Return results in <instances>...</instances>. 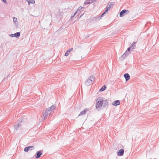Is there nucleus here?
I'll list each match as a JSON object with an SVG mask.
<instances>
[{
	"mask_svg": "<svg viewBox=\"0 0 159 159\" xmlns=\"http://www.w3.org/2000/svg\"><path fill=\"white\" fill-rule=\"evenodd\" d=\"M108 106L107 100L105 98L100 97L96 100V107L98 110H99L102 108H107Z\"/></svg>",
	"mask_w": 159,
	"mask_h": 159,
	"instance_id": "nucleus-1",
	"label": "nucleus"
},
{
	"mask_svg": "<svg viewBox=\"0 0 159 159\" xmlns=\"http://www.w3.org/2000/svg\"><path fill=\"white\" fill-rule=\"evenodd\" d=\"M55 108V107L54 105H52L50 107L47 108L46 111L43 112V120L46 118L48 116L50 115L52 111Z\"/></svg>",
	"mask_w": 159,
	"mask_h": 159,
	"instance_id": "nucleus-2",
	"label": "nucleus"
},
{
	"mask_svg": "<svg viewBox=\"0 0 159 159\" xmlns=\"http://www.w3.org/2000/svg\"><path fill=\"white\" fill-rule=\"evenodd\" d=\"M95 77L94 76H90L85 82V84L87 86H89L92 84L93 82L95 81Z\"/></svg>",
	"mask_w": 159,
	"mask_h": 159,
	"instance_id": "nucleus-3",
	"label": "nucleus"
},
{
	"mask_svg": "<svg viewBox=\"0 0 159 159\" xmlns=\"http://www.w3.org/2000/svg\"><path fill=\"white\" fill-rule=\"evenodd\" d=\"M129 13V11L128 10H123L120 13V17H123L126 14H128Z\"/></svg>",
	"mask_w": 159,
	"mask_h": 159,
	"instance_id": "nucleus-4",
	"label": "nucleus"
},
{
	"mask_svg": "<svg viewBox=\"0 0 159 159\" xmlns=\"http://www.w3.org/2000/svg\"><path fill=\"white\" fill-rule=\"evenodd\" d=\"M129 55V53L127 52H125L119 58L120 60H122L125 58L126 57Z\"/></svg>",
	"mask_w": 159,
	"mask_h": 159,
	"instance_id": "nucleus-5",
	"label": "nucleus"
},
{
	"mask_svg": "<svg viewBox=\"0 0 159 159\" xmlns=\"http://www.w3.org/2000/svg\"><path fill=\"white\" fill-rule=\"evenodd\" d=\"M21 121L20 122L17 124L14 125V130L17 131L21 127V125L20 123Z\"/></svg>",
	"mask_w": 159,
	"mask_h": 159,
	"instance_id": "nucleus-6",
	"label": "nucleus"
},
{
	"mask_svg": "<svg viewBox=\"0 0 159 159\" xmlns=\"http://www.w3.org/2000/svg\"><path fill=\"white\" fill-rule=\"evenodd\" d=\"M20 32H18L14 34H11L10 35V36L12 37H15L16 38H18L20 36Z\"/></svg>",
	"mask_w": 159,
	"mask_h": 159,
	"instance_id": "nucleus-7",
	"label": "nucleus"
},
{
	"mask_svg": "<svg viewBox=\"0 0 159 159\" xmlns=\"http://www.w3.org/2000/svg\"><path fill=\"white\" fill-rule=\"evenodd\" d=\"M42 154V151L40 150V151H38L36 153V155L35 156V158L37 159L39 158L40 157V156H41V155Z\"/></svg>",
	"mask_w": 159,
	"mask_h": 159,
	"instance_id": "nucleus-8",
	"label": "nucleus"
},
{
	"mask_svg": "<svg viewBox=\"0 0 159 159\" xmlns=\"http://www.w3.org/2000/svg\"><path fill=\"white\" fill-rule=\"evenodd\" d=\"M13 21L15 23V25L17 27H18V23L17 21V18L15 17H13Z\"/></svg>",
	"mask_w": 159,
	"mask_h": 159,
	"instance_id": "nucleus-9",
	"label": "nucleus"
},
{
	"mask_svg": "<svg viewBox=\"0 0 159 159\" xmlns=\"http://www.w3.org/2000/svg\"><path fill=\"white\" fill-rule=\"evenodd\" d=\"M124 153V150L123 149H121L118 152L117 155L119 156H122L123 155Z\"/></svg>",
	"mask_w": 159,
	"mask_h": 159,
	"instance_id": "nucleus-10",
	"label": "nucleus"
},
{
	"mask_svg": "<svg viewBox=\"0 0 159 159\" xmlns=\"http://www.w3.org/2000/svg\"><path fill=\"white\" fill-rule=\"evenodd\" d=\"M124 76L125 78L126 81H128L130 79V77L128 73L125 74L124 75Z\"/></svg>",
	"mask_w": 159,
	"mask_h": 159,
	"instance_id": "nucleus-11",
	"label": "nucleus"
},
{
	"mask_svg": "<svg viewBox=\"0 0 159 159\" xmlns=\"http://www.w3.org/2000/svg\"><path fill=\"white\" fill-rule=\"evenodd\" d=\"M88 110L87 109H84L83 111H81L80 112V113L79 114L78 116H79L81 115H85Z\"/></svg>",
	"mask_w": 159,
	"mask_h": 159,
	"instance_id": "nucleus-12",
	"label": "nucleus"
},
{
	"mask_svg": "<svg viewBox=\"0 0 159 159\" xmlns=\"http://www.w3.org/2000/svg\"><path fill=\"white\" fill-rule=\"evenodd\" d=\"M33 148V149H34V147L33 146L27 147L24 148V150L25 152H27L29 150H30V148Z\"/></svg>",
	"mask_w": 159,
	"mask_h": 159,
	"instance_id": "nucleus-13",
	"label": "nucleus"
},
{
	"mask_svg": "<svg viewBox=\"0 0 159 159\" xmlns=\"http://www.w3.org/2000/svg\"><path fill=\"white\" fill-rule=\"evenodd\" d=\"M120 102L119 100H116L115 101L112 103V104L114 106H117L120 104Z\"/></svg>",
	"mask_w": 159,
	"mask_h": 159,
	"instance_id": "nucleus-14",
	"label": "nucleus"
},
{
	"mask_svg": "<svg viewBox=\"0 0 159 159\" xmlns=\"http://www.w3.org/2000/svg\"><path fill=\"white\" fill-rule=\"evenodd\" d=\"M106 88V86L105 85L103 86L100 89L99 91L102 92L105 90Z\"/></svg>",
	"mask_w": 159,
	"mask_h": 159,
	"instance_id": "nucleus-15",
	"label": "nucleus"
},
{
	"mask_svg": "<svg viewBox=\"0 0 159 159\" xmlns=\"http://www.w3.org/2000/svg\"><path fill=\"white\" fill-rule=\"evenodd\" d=\"M136 42H134L132 43V46H131L130 47H132L131 48V50L132 51L133 49H134V48L135 47V44H136Z\"/></svg>",
	"mask_w": 159,
	"mask_h": 159,
	"instance_id": "nucleus-16",
	"label": "nucleus"
},
{
	"mask_svg": "<svg viewBox=\"0 0 159 159\" xmlns=\"http://www.w3.org/2000/svg\"><path fill=\"white\" fill-rule=\"evenodd\" d=\"M132 47H131L130 46L127 49L126 51L125 52H128L129 53V54L130 52V50H131Z\"/></svg>",
	"mask_w": 159,
	"mask_h": 159,
	"instance_id": "nucleus-17",
	"label": "nucleus"
},
{
	"mask_svg": "<svg viewBox=\"0 0 159 159\" xmlns=\"http://www.w3.org/2000/svg\"><path fill=\"white\" fill-rule=\"evenodd\" d=\"M100 17H96L93 18V20H97L100 19Z\"/></svg>",
	"mask_w": 159,
	"mask_h": 159,
	"instance_id": "nucleus-18",
	"label": "nucleus"
},
{
	"mask_svg": "<svg viewBox=\"0 0 159 159\" xmlns=\"http://www.w3.org/2000/svg\"><path fill=\"white\" fill-rule=\"evenodd\" d=\"M80 11L78 9L77 11L75 13V14H77V16H78V15L80 14Z\"/></svg>",
	"mask_w": 159,
	"mask_h": 159,
	"instance_id": "nucleus-19",
	"label": "nucleus"
},
{
	"mask_svg": "<svg viewBox=\"0 0 159 159\" xmlns=\"http://www.w3.org/2000/svg\"><path fill=\"white\" fill-rule=\"evenodd\" d=\"M27 1H28V4L29 5H30V3H35L34 1L33 2L32 1H31V0H29V1L27 0Z\"/></svg>",
	"mask_w": 159,
	"mask_h": 159,
	"instance_id": "nucleus-20",
	"label": "nucleus"
},
{
	"mask_svg": "<svg viewBox=\"0 0 159 159\" xmlns=\"http://www.w3.org/2000/svg\"><path fill=\"white\" fill-rule=\"evenodd\" d=\"M89 4H90V2L88 0H86L84 3V4L85 5H87Z\"/></svg>",
	"mask_w": 159,
	"mask_h": 159,
	"instance_id": "nucleus-21",
	"label": "nucleus"
},
{
	"mask_svg": "<svg viewBox=\"0 0 159 159\" xmlns=\"http://www.w3.org/2000/svg\"><path fill=\"white\" fill-rule=\"evenodd\" d=\"M110 5H108L107 6L106 9L107 10H110Z\"/></svg>",
	"mask_w": 159,
	"mask_h": 159,
	"instance_id": "nucleus-22",
	"label": "nucleus"
},
{
	"mask_svg": "<svg viewBox=\"0 0 159 159\" xmlns=\"http://www.w3.org/2000/svg\"><path fill=\"white\" fill-rule=\"evenodd\" d=\"M73 50V48H71L67 51V52H70Z\"/></svg>",
	"mask_w": 159,
	"mask_h": 159,
	"instance_id": "nucleus-23",
	"label": "nucleus"
},
{
	"mask_svg": "<svg viewBox=\"0 0 159 159\" xmlns=\"http://www.w3.org/2000/svg\"><path fill=\"white\" fill-rule=\"evenodd\" d=\"M84 7H79L78 9L80 11L81 10H82L83 9H84Z\"/></svg>",
	"mask_w": 159,
	"mask_h": 159,
	"instance_id": "nucleus-24",
	"label": "nucleus"
},
{
	"mask_svg": "<svg viewBox=\"0 0 159 159\" xmlns=\"http://www.w3.org/2000/svg\"><path fill=\"white\" fill-rule=\"evenodd\" d=\"M108 5H110V7H112L113 6V4L112 3V2L110 3V4H108Z\"/></svg>",
	"mask_w": 159,
	"mask_h": 159,
	"instance_id": "nucleus-25",
	"label": "nucleus"
},
{
	"mask_svg": "<svg viewBox=\"0 0 159 159\" xmlns=\"http://www.w3.org/2000/svg\"><path fill=\"white\" fill-rule=\"evenodd\" d=\"M68 55V52H67L66 51V52L65 53V56H67Z\"/></svg>",
	"mask_w": 159,
	"mask_h": 159,
	"instance_id": "nucleus-26",
	"label": "nucleus"
},
{
	"mask_svg": "<svg viewBox=\"0 0 159 159\" xmlns=\"http://www.w3.org/2000/svg\"><path fill=\"white\" fill-rule=\"evenodd\" d=\"M108 10H107V9H106V10L103 13L104 14H105L107 13V12L108 11Z\"/></svg>",
	"mask_w": 159,
	"mask_h": 159,
	"instance_id": "nucleus-27",
	"label": "nucleus"
},
{
	"mask_svg": "<svg viewBox=\"0 0 159 159\" xmlns=\"http://www.w3.org/2000/svg\"><path fill=\"white\" fill-rule=\"evenodd\" d=\"M75 15V13L73 15H72V16H71V18L72 19L73 18V17Z\"/></svg>",
	"mask_w": 159,
	"mask_h": 159,
	"instance_id": "nucleus-28",
	"label": "nucleus"
},
{
	"mask_svg": "<svg viewBox=\"0 0 159 159\" xmlns=\"http://www.w3.org/2000/svg\"><path fill=\"white\" fill-rule=\"evenodd\" d=\"M89 1V2H90V3H91L92 2H94V1L93 0H90V1Z\"/></svg>",
	"mask_w": 159,
	"mask_h": 159,
	"instance_id": "nucleus-29",
	"label": "nucleus"
},
{
	"mask_svg": "<svg viewBox=\"0 0 159 159\" xmlns=\"http://www.w3.org/2000/svg\"><path fill=\"white\" fill-rule=\"evenodd\" d=\"M104 14L103 13L102 14V15H101L100 16V18H100V19H101V18L102 17V16H103V15H104Z\"/></svg>",
	"mask_w": 159,
	"mask_h": 159,
	"instance_id": "nucleus-30",
	"label": "nucleus"
},
{
	"mask_svg": "<svg viewBox=\"0 0 159 159\" xmlns=\"http://www.w3.org/2000/svg\"><path fill=\"white\" fill-rule=\"evenodd\" d=\"M3 2H4L5 3H7L6 0H2Z\"/></svg>",
	"mask_w": 159,
	"mask_h": 159,
	"instance_id": "nucleus-31",
	"label": "nucleus"
},
{
	"mask_svg": "<svg viewBox=\"0 0 159 159\" xmlns=\"http://www.w3.org/2000/svg\"><path fill=\"white\" fill-rule=\"evenodd\" d=\"M33 148H30V150H32V149H33Z\"/></svg>",
	"mask_w": 159,
	"mask_h": 159,
	"instance_id": "nucleus-32",
	"label": "nucleus"
},
{
	"mask_svg": "<svg viewBox=\"0 0 159 159\" xmlns=\"http://www.w3.org/2000/svg\"><path fill=\"white\" fill-rule=\"evenodd\" d=\"M83 15V14H82L80 16V17H81V16H82Z\"/></svg>",
	"mask_w": 159,
	"mask_h": 159,
	"instance_id": "nucleus-33",
	"label": "nucleus"
},
{
	"mask_svg": "<svg viewBox=\"0 0 159 159\" xmlns=\"http://www.w3.org/2000/svg\"><path fill=\"white\" fill-rule=\"evenodd\" d=\"M93 0L94 1V2H95V1L96 0Z\"/></svg>",
	"mask_w": 159,
	"mask_h": 159,
	"instance_id": "nucleus-34",
	"label": "nucleus"
}]
</instances>
